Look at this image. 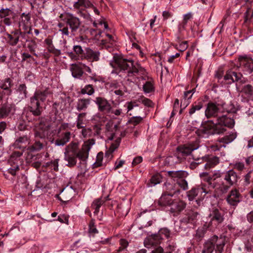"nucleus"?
Masks as SVG:
<instances>
[{
    "label": "nucleus",
    "mask_w": 253,
    "mask_h": 253,
    "mask_svg": "<svg viewBox=\"0 0 253 253\" xmlns=\"http://www.w3.org/2000/svg\"><path fill=\"white\" fill-rule=\"evenodd\" d=\"M121 141V138H118L114 143L110 146L109 150L105 153V157H107L108 159H111L113 157L112 153L119 146Z\"/></svg>",
    "instance_id": "37"
},
{
    "label": "nucleus",
    "mask_w": 253,
    "mask_h": 253,
    "mask_svg": "<svg viewBox=\"0 0 253 253\" xmlns=\"http://www.w3.org/2000/svg\"><path fill=\"white\" fill-rule=\"evenodd\" d=\"M99 112L104 114L110 113L112 106L109 101L104 97H97L94 100Z\"/></svg>",
    "instance_id": "13"
},
{
    "label": "nucleus",
    "mask_w": 253,
    "mask_h": 253,
    "mask_svg": "<svg viewBox=\"0 0 253 253\" xmlns=\"http://www.w3.org/2000/svg\"><path fill=\"white\" fill-rule=\"evenodd\" d=\"M240 66L244 68L249 74L252 73L253 59L247 55L240 56L238 58Z\"/></svg>",
    "instance_id": "17"
},
{
    "label": "nucleus",
    "mask_w": 253,
    "mask_h": 253,
    "mask_svg": "<svg viewBox=\"0 0 253 253\" xmlns=\"http://www.w3.org/2000/svg\"><path fill=\"white\" fill-rule=\"evenodd\" d=\"M219 158L217 157H213L209 159L207 163L205 165L206 169H209L214 167L219 163Z\"/></svg>",
    "instance_id": "40"
},
{
    "label": "nucleus",
    "mask_w": 253,
    "mask_h": 253,
    "mask_svg": "<svg viewBox=\"0 0 253 253\" xmlns=\"http://www.w3.org/2000/svg\"><path fill=\"white\" fill-rule=\"evenodd\" d=\"M175 47L180 51H185L188 47L187 42L184 41L179 43V44L175 45Z\"/></svg>",
    "instance_id": "55"
},
{
    "label": "nucleus",
    "mask_w": 253,
    "mask_h": 253,
    "mask_svg": "<svg viewBox=\"0 0 253 253\" xmlns=\"http://www.w3.org/2000/svg\"><path fill=\"white\" fill-rule=\"evenodd\" d=\"M100 52L97 50H93L90 48L85 49V58L91 62L98 61L100 59Z\"/></svg>",
    "instance_id": "23"
},
{
    "label": "nucleus",
    "mask_w": 253,
    "mask_h": 253,
    "mask_svg": "<svg viewBox=\"0 0 253 253\" xmlns=\"http://www.w3.org/2000/svg\"><path fill=\"white\" fill-rule=\"evenodd\" d=\"M186 206V203L180 200L174 199L170 206L169 211L173 216L178 215Z\"/></svg>",
    "instance_id": "15"
},
{
    "label": "nucleus",
    "mask_w": 253,
    "mask_h": 253,
    "mask_svg": "<svg viewBox=\"0 0 253 253\" xmlns=\"http://www.w3.org/2000/svg\"><path fill=\"white\" fill-rule=\"evenodd\" d=\"M91 102L90 98H82L78 100L76 108L78 111H85L90 105Z\"/></svg>",
    "instance_id": "33"
},
{
    "label": "nucleus",
    "mask_w": 253,
    "mask_h": 253,
    "mask_svg": "<svg viewBox=\"0 0 253 253\" xmlns=\"http://www.w3.org/2000/svg\"><path fill=\"white\" fill-rule=\"evenodd\" d=\"M195 91V89L185 91L184 95L181 103V107L183 106V109H185L190 103V100L191 99L193 93Z\"/></svg>",
    "instance_id": "32"
},
{
    "label": "nucleus",
    "mask_w": 253,
    "mask_h": 253,
    "mask_svg": "<svg viewBox=\"0 0 253 253\" xmlns=\"http://www.w3.org/2000/svg\"><path fill=\"white\" fill-rule=\"evenodd\" d=\"M33 152L27 151V155L26 157V160L28 163H31L33 160H36L37 157L36 155L32 154Z\"/></svg>",
    "instance_id": "56"
},
{
    "label": "nucleus",
    "mask_w": 253,
    "mask_h": 253,
    "mask_svg": "<svg viewBox=\"0 0 253 253\" xmlns=\"http://www.w3.org/2000/svg\"><path fill=\"white\" fill-rule=\"evenodd\" d=\"M89 232L92 234H95L98 233V230L95 225V221L94 219H91L89 223Z\"/></svg>",
    "instance_id": "50"
},
{
    "label": "nucleus",
    "mask_w": 253,
    "mask_h": 253,
    "mask_svg": "<svg viewBox=\"0 0 253 253\" xmlns=\"http://www.w3.org/2000/svg\"><path fill=\"white\" fill-rule=\"evenodd\" d=\"M241 92L248 96L253 95V87L250 84H246L242 88Z\"/></svg>",
    "instance_id": "45"
},
{
    "label": "nucleus",
    "mask_w": 253,
    "mask_h": 253,
    "mask_svg": "<svg viewBox=\"0 0 253 253\" xmlns=\"http://www.w3.org/2000/svg\"><path fill=\"white\" fill-rule=\"evenodd\" d=\"M202 192L205 194H211L213 191H218V184L215 181V178L213 177H207L204 179L203 182L199 185Z\"/></svg>",
    "instance_id": "10"
},
{
    "label": "nucleus",
    "mask_w": 253,
    "mask_h": 253,
    "mask_svg": "<svg viewBox=\"0 0 253 253\" xmlns=\"http://www.w3.org/2000/svg\"><path fill=\"white\" fill-rule=\"evenodd\" d=\"M21 21L19 23V27L25 30H27L30 26L31 16L29 14L22 13L21 15Z\"/></svg>",
    "instance_id": "34"
},
{
    "label": "nucleus",
    "mask_w": 253,
    "mask_h": 253,
    "mask_svg": "<svg viewBox=\"0 0 253 253\" xmlns=\"http://www.w3.org/2000/svg\"><path fill=\"white\" fill-rule=\"evenodd\" d=\"M35 136L36 138L35 143L31 146L28 147L27 148V151L31 152L39 151L43 148V143L38 140V138H43L44 137V134L41 133L39 131H36L35 133Z\"/></svg>",
    "instance_id": "20"
},
{
    "label": "nucleus",
    "mask_w": 253,
    "mask_h": 253,
    "mask_svg": "<svg viewBox=\"0 0 253 253\" xmlns=\"http://www.w3.org/2000/svg\"><path fill=\"white\" fill-rule=\"evenodd\" d=\"M29 144V138L26 136H24L17 139L14 143V146L16 148L24 150Z\"/></svg>",
    "instance_id": "27"
},
{
    "label": "nucleus",
    "mask_w": 253,
    "mask_h": 253,
    "mask_svg": "<svg viewBox=\"0 0 253 253\" xmlns=\"http://www.w3.org/2000/svg\"><path fill=\"white\" fill-rule=\"evenodd\" d=\"M12 86V81L9 78L0 81V88L2 89L1 91L4 92L7 97L9 96L12 93V90L11 89Z\"/></svg>",
    "instance_id": "22"
},
{
    "label": "nucleus",
    "mask_w": 253,
    "mask_h": 253,
    "mask_svg": "<svg viewBox=\"0 0 253 253\" xmlns=\"http://www.w3.org/2000/svg\"><path fill=\"white\" fill-rule=\"evenodd\" d=\"M192 18V14L191 12H189L183 15V19L182 22H184L187 24L188 20H190Z\"/></svg>",
    "instance_id": "61"
},
{
    "label": "nucleus",
    "mask_w": 253,
    "mask_h": 253,
    "mask_svg": "<svg viewBox=\"0 0 253 253\" xmlns=\"http://www.w3.org/2000/svg\"><path fill=\"white\" fill-rule=\"evenodd\" d=\"M242 75L240 73H237L232 71L227 72L226 75L224 77V79L226 81H228L229 84L233 82L238 81L241 79Z\"/></svg>",
    "instance_id": "28"
},
{
    "label": "nucleus",
    "mask_w": 253,
    "mask_h": 253,
    "mask_svg": "<svg viewBox=\"0 0 253 253\" xmlns=\"http://www.w3.org/2000/svg\"><path fill=\"white\" fill-rule=\"evenodd\" d=\"M199 213L192 210H186L184 215L181 218L180 222L181 225L189 226L194 225L197 220Z\"/></svg>",
    "instance_id": "11"
},
{
    "label": "nucleus",
    "mask_w": 253,
    "mask_h": 253,
    "mask_svg": "<svg viewBox=\"0 0 253 253\" xmlns=\"http://www.w3.org/2000/svg\"><path fill=\"white\" fill-rule=\"evenodd\" d=\"M176 183L184 190L188 188V183L185 178L179 179L176 181Z\"/></svg>",
    "instance_id": "52"
},
{
    "label": "nucleus",
    "mask_w": 253,
    "mask_h": 253,
    "mask_svg": "<svg viewBox=\"0 0 253 253\" xmlns=\"http://www.w3.org/2000/svg\"><path fill=\"white\" fill-rule=\"evenodd\" d=\"M103 203L104 201L101 198L97 199L93 202L91 208L94 210V213L95 214H98L99 208Z\"/></svg>",
    "instance_id": "41"
},
{
    "label": "nucleus",
    "mask_w": 253,
    "mask_h": 253,
    "mask_svg": "<svg viewBox=\"0 0 253 253\" xmlns=\"http://www.w3.org/2000/svg\"><path fill=\"white\" fill-rule=\"evenodd\" d=\"M27 87L25 84H20L18 87V90L20 92V93H23L26 96L27 91Z\"/></svg>",
    "instance_id": "58"
},
{
    "label": "nucleus",
    "mask_w": 253,
    "mask_h": 253,
    "mask_svg": "<svg viewBox=\"0 0 253 253\" xmlns=\"http://www.w3.org/2000/svg\"><path fill=\"white\" fill-rule=\"evenodd\" d=\"M119 243L120 245L125 249H126L128 245V242H127V241L124 239H120L119 241Z\"/></svg>",
    "instance_id": "63"
},
{
    "label": "nucleus",
    "mask_w": 253,
    "mask_h": 253,
    "mask_svg": "<svg viewBox=\"0 0 253 253\" xmlns=\"http://www.w3.org/2000/svg\"><path fill=\"white\" fill-rule=\"evenodd\" d=\"M21 34L22 32L19 30L12 32L11 34H7L9 44L12 46L16 45L19 42V36Z\"/></svg>",
    "instance_id": "29"
},
{
    "label": "nucleus",
    "mask_w": 253,
    "mask_h": 253,
    "mask_svg": "<svg viewBox=\"0 0 253 253\" xmlns=\"http://www.w3.org/2000/svg\"><path fill=\"white\" fill-rule=\"evenodd\" d=\"M12 13V11L9 8H2L0 10V18H6Z\"/></svg>",
    "instance_id": "46"
},
{
    "label": "nucleus",
    "mask_w": 253,
    "mask_h": 253,
    "mask_svg": "<svg viewBox=\"0 0 253 253\" xmlns=\"http://www.w3.org/2000/svg\"><path fill=\"white\" fill-rule=\"evenodd\" d=\"M241 195L236 189L232 190L226 198L227 203L231 206L236 207L241 201Z\"/></svg>",
    "instance_id": "16"
},
{
    "label": "nucleus",
    "mask_w": 253,
    "mask_h": 253,
    "mask_svg": "<svg viewBox=\"0 0 253 253\" xmlns=\"http://www.w3.org/2000/svg\"><path fill=\"white\" fill-rule=\"evenodd\" d=\"M103 159V153L100 152L98 154L96 158V161L93 164V168H96L102 166V161Z\"/></svg>",
    "instance_id": "48"
},
{
    "label": "nucleus",
    "mask_w": 253,
    "mask_h": 253,
    "mask_svg": "<svg viewBox=\"0 0 253 253\" xmlns=\"http://www.w3.org/2000/svg\"><path fill=\"white\" fill-rule=\"evenodd\" d=\"M173 195V194L171 193H165L163 194L159 199V204L163 206H169L170 207L174 201L171 198Z\"/></svg>",
    "instance_id": "30"
},
{
    "label": "nucleus",
    "mask_w": 253,
    "mask_h": 253,
    "mask_svg": "<svg viewBox=\"0 0 253 253\" xmlns=\"http://www.w3.org/2000/svg\"><path fill=\"white\" fill-rule=\"evenodd\" d=\"M116 63L119 68V73H125L127 77L136 76L137 74L144 75L145 70L133 60L126 58H119Z\"/></svg>",
    "instance_id": "3"
},
{
    "label": "nucleus",
    "mask_w": 253,
    "mask_h": 253,
    "mask_svg": "<svg viewBox=\"0 0 253 253\" xmlns=\"http://www.w3.org/2000/svg\"><path fill=\"white\" fill-rule=\"evenodd\" d=\"M77 155H64V159L68 162V166L72 167L77 164Z\"/></svg>",
    "instance_id": "38"
},
{
    "label": "nucleus",
    "mask_w": 253,
    "mask_h": 253,
    "mask_svg": "<svg viewBox=\"0 0 253 253\" xmlns=\"http://www.w3.org/2000/svg\"><path fill=\"white\" fill-rule=\"evenodd\" d=\"M237 137L236 132H231L228 135H225L223 137L219 138L218 141L224 144H228L232 142Z\"/></svg>",
    "instance_id": "36"
},
{
    "label": "nucleus",
    "mask_w": 253,
    "mask_h": 253,
    "mask_svg": "<svg viewBox=\"0 0 253 253\" xmlns=\"http://www.w3.org/2000/svg\"><path fill=\"white\" fill-rule=\"evenodd\" d=\"M61 16L63 17V20L67 24V26H69L72 35L75 36L78 33L82 35L84 33V30L82 28L84 26H82L81 22L79 18L70 13H65Z\"/></svg>",
    "instance_id": "7"
},
{
    "label": "nucleus",
    "mask_w": 253,
    "mask_h": 253,
    "mask_svg": "<svg viewBox=\"0 0 253 253\" xmlns=\"http://www.w3.org/2000/svg\"><path fill=\"white\" fill-rule=\"evenodd\" d=\"M82 134L84 138L90 136L91 134V129L89 128H82Z\"/></svg>",
    "instance_id": "57"
},
{
    "label": "nucleus",
    "mask_w": 253,
    "mask_h": 253,
    "mask_svg": "<svg viewBox=\"0 0 253 253\" xmlns=\"http://www.w3.org/2000/svg\"><path fill=\"white\" fill-rule=\"evenodd\" d=\"M70 71L72 76L74 78L81 79L84 75V71H83L81 62L77 64H72L70 67Z\"/></svg>",
    "instance_id": "24"
},
{
    "label": "nucleus",
    "mask_w": 253,
    "mask_h": 253,
    "mask_svg": "<svg viewBox=\"0 0 253 253\" xmlns=\"http://www.w3.org/2000/svg\"><path fill=\"white\" fill-rule=\"evenodd\" d=\"M73 49L76 53L78 55L83 54L84 51L82 47L80 45H75Z\"/></svg>",
    "instance_id": "62"
},
{
    "label": "nucleus",
    "mask_w": 253,
    "mask_h": 253,
    "mask_svg": "<svg viewBox=\"0 0 253 253\" xmlns=\"http://www.w3.org/2000/svg\"><path fill=\"white\" fill-rule=\"evenodd\" d=\"M142 121V118L140 117H133L129 121V123L134 126L137 125Z\"/></svg>",
    "instance_id": "54"
},
{
    "label": "nucleus",
    "mask_w": 253,
    "mask_h": 253,
    "mask_svg": "<svg viewBox=\"0 0 253 253\" xmlns=\"http://www.w3.org/2000/svg\"><path fill=\"white\" fill-rule=\"evenodd\" d=\"M93 6V4L89 0H78L77 1L75 2L73 5L74 8L78 10L77 11L78 14H82V11L79 10L81 6L85 8H90Z\"/></svg>",
    "instance_id": "31"
},
{
    "label": "nucleus",
    "mask_w": 253,
    "mask_h": 253,
    "mask_svg": "<svg viewBox=\"0 0 253 253\" xmlns=\"http://www.w3.org/2000/svg\"><path fill=\"white\" fill-rule=\"evenodd\" d=\"M170 236V231L167 228L161 229L157 234H155L144 241L145 247L149 248L150 246H154L160 243L161 240L164 237L168 238Z\"/></svg>",
    "instance_id": "9"
},
{
    "label": "nucleus",
    "mask_w": 253,
    "mask_h": 253,
    "mask_svg": "<svg viewBox=\"0 0 253 253\" xmlns=\"http://www.w3.org/2000/svg\"><path fill=\"white\" fill-rule=\"evenodd\" d=\"M86 113H81L79 114L77 120V127L78 128H82L84 127V119L86 116Z\"/></svg>",
    "instance_id": "43"
},
{
    "label": "nucleus",
    "mask_w": 253,
    "mask_h": 253,
    "mask_svg": "<svg viewBox=\"0 0 253 253\" xmlns=\"http://www.w3.org/2000/svg\"><path fill=\"white\" fill-rule=\"evenodd\" d=\"M208 217L210 221L204 224L203 228L211 231H214L225 219L223 211L215 207L210 210Z\"/></svg>",
    "instance_id": "5"
},
{
    "label": "nucleus",
    "mask_w": 253,
    "mask_h": 253,
    "mask_svg": "<svg viewBox=\"0 0 253 253\" xmlns=\"http://www.w3.org/2000/svg\"><path fill=\"white\" fill-rule=\"evenodd\" d=\"M239 177L237 173L233 169H230L226 171L224 175V179L226 183L229 185H233L236 184L238 181Z\"/></svg>",
    "instance_id": "21"
},
{
    "label": "nucleus",
    "mask_w": 253,
    "mask_h": 253,
    "mask_svg": "<svg viewBox=\"0 0 253 253\" xmlns=\"http://www.w3.org/2000/svg\"><path fill=\"white\" fill-rule=\"evenodd\" d=\"M50 92L48 89L44 90H37L34 95L30 98V104L29 106L30 111L35 116H39L41 115L42 108L41 106V103L44 102L46 97Z\"/></svg>",
    "instance_id": "4"
},
{
    "label": "nucleus",
    "mask_w": 253,
    "mask_h": 253,
    "mask_svg": "<svg viewBox=\"0 0 253 253\" xmlns=\"http://www.w3.org/2000/svg\"><path fill=\"white\" fill-rule=\"evenodd\" d=\"M23 152L14 151L10 156L8 161L9 168L7 171L12 176H15L19 172L20 168L23 163V160L22 158Z\"/></svg>",
    "instance_id": "8"
},
{
    "label": "nucleus",
    "mask_w": 253,
    "mask_h": 253,
    "mask_svg": "<svg viewBox=\"0 0 253 253\" xmlns=\"http://www.w3.org/2000/svg\"><path fill=\"white\" fill-rule=\"evenodd\" d=\"M203 108V104L202 102H198L197 104H192L191 108L189 110V114L191 116L196 111L200 110Z\"/></svg>",
    "instance_id": "44"
},
{
    "label": "nucleus",
    "mask_w": 253,
    "mask_h": 253,
    "mask_svg": "<svg viewBox=\"0 0 253 253\" xmlns=\"http://www.w3.org/2000/svg\"><path fill=\"white\" fill-rule=\"evenodd\" d=\"M14 105L6 102L0 105V119H4L10 116L13 110Z\"/></svg>",
    "instance_id": "18"
},
{
    "label": "nucleus",
    "mask_w": 253,
    "mask_h": 253,
    "mask_svg": "<svg viewBox=\"0 0 253 253\" xmlns=\"http://www.w3.org/2000/svg\"><path fill=\"white\" fill-rule=\"evenodd\" d=\"M106 129L109 135V139L113 140L115 138L116 134L118 133V125L114 124L112 122H109L106 125Z\"/></svg>",
    "instance_id": "25"
},
{
    "label": "nucleus",
    "mask_w": 253,
    "mask_h": 253,
    "mask_svg": "<svg viewBox=\"0 0 253 253\" xmlns=\"http://www.w3.org/2000/svg\"><path fill=\"white\" fill-rule=\"evenodd\" d=\"M203 193L200 185L193 187L187 193V195L189 200L192 201L199 194Z\"/></svg>",
    "instance_id": "35"
},
{
    "label": "nucleus",
    "mask_w": 253,
    "mask_h": 253,
    "mask_svg": "<svg viewBox=\"0 0 253 253\" xmlns=\"http://www.w3.org/2000/svg\"><path fill=\"white\" fill-rule=\"evenodd\" d=\"M252 171H250L244 176V182L246 185H248L251 183Z\"/></svg>",
    "instance_id": "59"
},
{
    "label": "nucleus",
    "mask_w": 253,
    "mask_h": 253,
    "mask_svg": "<svg viewBox=\"0 0 253 253\" xmlns=\"http://www.w3.org/2000/svg\"><path fill=\"white\" fill-rule=\"evenodd\" d=\"M225 245L224 238L214 235L205 243L202 253H222Z\"/></svg>",
    "instance_id": "6"
},
{
    "label": "nucleus",
    "mask_w": 253,
    "mask_h": 253,
    "mask_svg": "<svg viewBox=\"0 0 253 253\" xmlns=\"http://www.w3.org/2000/svg\"><path fill=\"white\" fill-rule=\"evenodd\" d=\"M199 145L197 142H193L187 145L179 146L177 148V155L178 157H185L191 154L192 151L198 149Z\"/></svg>",
    "instance_id": "12"
},
{
    "label": "nucleus",
    "mask_w": 253,
    "mask_h": 253,
    "mask_svg": "<svg viewBox=\"0 0 253 253\" xmlns=\"http://www.w3.org/2000/svg\"><path fill=\"white\" fill-rule=\"evenodd\" d=\"M95 143L94 139H89L84 142L81 149L78 151V143L72 141L66 146L64 155H77L80 160L85 161L88 158L89 152Z\"/></svg>",
    "instance_id": "2"
},
{
    "label": "nucleus",
    "mask_w": 253,
    "mask_h": 253,
    "mask_svg": "<svg viewBox=\"0 0 253 253\" xmlns=\"http://www.w3.org/2000/svg\"><path fill=\"white\" fill-rule=\"evenodd\" d=\"M167 175L174 181H178L179 179L185 178L188 176V173L185 170L168 171Z\"/></svg>",
    "instance_id": "26"
},
{
    "label": "nucleus",
    "mask_w": 253,
    "mask_h": 253,
    "mask_svg": "<svg viewBox=\"0 0 253 253\" xmlns=\"http://www.w3.org/2000/svg\"><path fill=\"white\" fill-rule=\"evenodd\" d=\"M72 134L69 131L61 132L53 143L56 146H64L70 141Z\"/></svg>",
    "instance_id": "14"
},
{
    "label": "nucleus",
    "mask_w": 253,
    "mask_h": 253,
    "mask_svg": "<svg viewBox=\"0 0 253 253\" xmlns=\"http://www.w3.org/2000/svg\"><path fill=\"white\" fill-rule=\"evenodd\" d=\"M175 248V246L173 243L170 244L169 243L168 247L166 248V250H167V253H171L172 251L174 250Z\"/></svg>",
    "instance_id": "64"
},
{
    "label": "nucleus",
    "mask_w": 253,
    "mask_h": 253,
    "mask_svg": "<svg viewBox=\"0 0 253 253\" xmlns=\"http://www.w3.org/2000/svg\"><path fill=\"white\" fill-rule=\"evenodd\" d=\"M220 112V104L212 102H209L205 110V116L209 119L216 117L215 123L212 122V125H207L202 129L204 134L214 135L223 134L226 131L225 127L232 128L235 125L234 120L227 115L218 116Z\"/></svg>",
    "instance_id": "1"
},
{
    "label": "nucleus",
    "mask_w": 253,
    "mask_h": 253,
    "mask_svg": "<svg viewBox=\"0 0 253 253\" xmlns=\"http://www.w3.org/2000/svg\"><path fill=\"white\" fill-rule=\"evenodd\" d=\"M234 168L238 170L242 171L245 169V165L243 163L237 162L234 164Z\"/></svg>",
    "instance_id": "60"
},
{
    "label": "nucleus",
    "mask_w": 253,
    "mask_h": 253,
    "mask_svg": "<svg viewBox=\"0 0 253 253\" xmlns=\"http://www.w3.org/2000/svg\"><path fill=\"white\" fill-rule=\"evenodd\" d=\"M103 159V153L100 152L98 154L96 158V161L93 164V168H96L102 166V161Z\"/></svg>",
    "instance_id": "47"
},
{
    "label": "nucleus",
    "mask_w": 253,
    "mask_h": 253,
    "mask_svg": "<svg viewBox=\"0 0 253 253\" xmlns=\"http://www.w3.org/2000/svg\"><path fill=\"white\" fill-rule=\"evenodd\" d=\"M94 27L95 29H88V32L93 37H94L96 39H98L99 37L101 36L102 32L100 28H98V26H102L103 25L104 28L107 29L108 28V24L104 22L100 21L98 23L94 22L93 23Z\"/></svg>",
    "instance_id": "19"
},
{
    "label": "nucleus",
    "mask_w": 253,
    "mask_h": 253,
    "mask_svg": "<svg viewBox=\"0 0 253 253\" xmlns=\"http://www.w3.org/2000/svg\"><path fill=\"white\" fill-rule=\"evenodd\" d=\"M58 26L60 28L59 31L61 32V33L63 35L69 36V31L68 26L65 27L64 26V24L61 23H59L58 24Z\"/></svg>",
    "instance_id": "49"
},
{
    "label": "nucleus",
    "mask_w": 253,
    "mask_h": 253,
    "mask_svg": "<svg viewBox=\"0 0 253 253\" xmlns=\"http://www.w3.org/2000/svg\"><path fill=\"white\" fill-rule=\"evenodd\" d=\"M143 90L146 93H150L153 90V85L150 82H146L143 86Z\"/></svg>",
    "instance_id": "51"
},
{
    "label": "nucleus",
    "mask_w": 253,
    "mask_h": 253,
    "mask_svg": "<svg viewBox=\"0 0 253 253\" xmlns=\"http://www.w3.org/2000/svg\"><path fill=\"white\" fill-rule=\"evenodd\" d=\"M162 177L160 174H156L152 176L150 179L149 182L147 183L148 187H152L158 184H159L162 181Z\"/></svg>",
    "instance_id": "39"
},
{
    "label": "nucleus",
    "mask_w": 253,
    "mask_h": 253,
    "mask_svg": "<svg viewBox=\"0 0 253 253\" xmlns=\"http://www.w3.org/2000/svg\"><path fill=\"white\" fill-rule=\"evenodd\" d=\"M231 186L232 185H229V184L226 183V184L222 183L221 185L218 184V190H219L221 193H225L227 192Z\"/></svg>",
    "instance_id": "53"
},
{
    "label": "nucleus",
    "mask_w": 253,
    "mask_h": 253,
    "mask_svg": "<svg viewBox=\"0 0 253 253\" xmlns=\"http://www.w3.org/2000/svg\"><path fill=\"white\" fill-rule=\"evenodd\" d=\"M94 89L92 84H87L84 87L81 88V93L82 94H87L88 95H92L94 93Z\"/></svg>",
    "instance_id": "42"
}]
</instances>
